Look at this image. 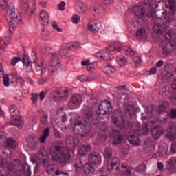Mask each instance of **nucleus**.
<instances>
[{
    "label": "nucleus",
    "instance_id": "6e6d98bb",
    "mask_svg": "<svg viewBox=\"0 0 176 176\" xmlns=\"http://www.w3.org/2000/svg\"><path fill=\"white\" fill-rule=\"evenodd\" d=\"M126 112H128L129 115H131V113L134 111V106L132 104H127L126 107Z\"/></svg>",
    "mask_w": 176,
    "mask_h": 176
},
{
    "label": "nucleus",
    "instance_id": "1a4fd4ad",
    "mask_svg": "<svg viewBox=\"0 0 176 176\" xmlns=\"http://www.w3.org/2000/svg\"><path fill=\"white\" fill-rule=\"evenodd\" d=\"M133 13L136 16V17H138V19H143L145 20L146 17H148L151 19L152 16H153V13L149 14L148 13L145 12V8L142 6H135L133 8Z\"/></svg>",
    "mask_w": 176,
    "mask_h": 176
},
{
    "label": "nucleus",
    "instance_id": "c9c22d12",
    "mask_svg": "<svg viewBox=\"0 0 176 176\" xmlns=\"http://www.w3.org/2000/svg\"><path fill=\"white\" fill-rule=\"evenodd\" d=\"M91 149L90 146L82 145L78 148V153L80 155H86L87 152H89Z\"/></svg>",
    "mask_w": 176,
    "mask_h": 176
},
{
    "label": "nucleus",
    "instance_id": "9b49d317",
    "mask_svg": "<svg viewBox=\"0 0 176 176\" xmlns=\"http://www.w3.org/2000/svg\"><path fill=\"white\" fill-rule=\"evenodd\" d=\"M88 162L94 166L100 164L101 163V155L98 152L92 151L89 154Z\"/></svg>",
    "mask_w": 176,
    "mask_h": 176
},
{
    "label": "nucleus",
    "instance_id": "603ef678",
    "mask_svg": "<svg viewBox=\"0 0 176 176\" xmlns=\"http://www.w3.org/2000/svg\"><path fill=\"white\" fill-rule=\"evenodd\" d=\"M125 54H130L131 56H134V54H135V51L133 50V49L131 48H127L125 47L124 49Z\"/></svg>",
    "mask_w": 176,
    "mask_h": 176
},
{
    "label": "nucleus",
    "instance_id": "4d7b16f0",
    "mask_svg": "<svg viewBox=\"0 0 176 176\" xmlns=\"http://www.w3.org/2000/svg\"><path fill=\"white\" fill-rule=\"evenodd\" d=\"M21 57H19V56L15 57V58H12L11 60V65L13 67H14V65H16V64L18 63L19 61H21Z\"/></svg>",
    "mask_w": 176,
    "mask_h": 176
},
{
    "label": "nucleus",
    "instance_id": "0e129e2a",
    "mask_svg": "<svg viewBox=\"0 0 176 176\" xmlns=\"http://www.w3.org/2000/svg\"><path fill=\"white\" fill-rule=\"evenodd\" d=\"M170 153L172 155H174V153H176V141L173 142L171 144L170 147Z\"/></svg>",
    "mask_w": 176,
    "mask_h": 176
},
{
    "label": "nucleus",
    "instance_id": "e433bc0d",
    "mask_svg": "<svg viewBox=\"0 0 176 176\" xmlns=\"http://www.w3.org/2000/svg\"><path fill=\"white\" fill-rule=\"evenodd\" d=\"M144 21H145V19H135L133 22V25L135 27V28H138V27H140V25L144 24Z\"/></svg>",
    "mask_w": 176,
    "mask_h": 176
},
{
    "label": "nucleus",
    "instance_id": "79ce46f5",
    "mask_svg": "<svg viewBox=\"0 0 176 176\" xmlns=\"http://www.w3.org/2000/svg\"><path fill=\"white\" fill-rule=\"evenodd\" d=\"M56 170V164H51L47 166L46 172L47 174H53Z\"/></svg>",
    "mask_w": 176,
    "mask_h": 176
},
{
    "label": "nucleus",
    "instance_id": "de8ad7c7",
    "mask_svg": "<svg viewBox=\"0 0 176 176\" xmlns=\"http://www.w3.org/2000/svg\"><path fill=\"white\" fill-rule=\"evenodd\" d=\"M3 82L4 86H6V87L9 86V85H10L9 83L10 82L11 84L14 83V81L10 80V78H9V76H8L3 77Z\"/></svg>",
    "mask_w": 176,
    "mask_h": 176
},
{
    "label": "nucleus",
    "instance_id": "58836bf2",
    "mask_svg": "<svg viewBox=\"0 0 176 176\" xmlns=\"http://www.w3.org/2000/svg\"><path fill=\"white\" fill-rule=\"evenodd\" d=\"M122 168H126L125 170L123 171L122 176H131L133 173V170L131 168L127 166H124L122 165Z\"/></svg>",
    "mask_w": 176,
    "mask_h": 176
},
{
    "label": "nucleus",
    "instance_id": "09e8293b",
    "mask_svg": "<svg viewBox=\"0 0 176 176\" xmlns=\"http://www.w3.org/2000/svg\"><path fill=\"white\" fill-rule=\"evenodd\" d=\"M104 72L107 75H112V74L115 72V69L110 65H108L107 67H105Z\"/></svg>",
    "mask_w": 176,
    "mask_h": 176
},
{
    "label": "nucleus",
    "instance_id": "a19ab883",
    "mask_svg": "<svg viewBox=\"0 0 176 176\" xmlns=\"http://www.w3.org/2000/svg\"><path fill=\"white\" fill-rule=\"evenodd\" d=\"M146 31L144 28L139 29L136 32L138 39H142L145 36Z\"/></svg>",
    "mask_w": 176,
    "mask_h": 176
},
{
    "label": "nucleus",
    "instance_id": "bb28decb",
    "mask_svg": "<svg viewBox=\"0 0 176 176\" xmlns=\"http://www.w3.org/2000/svg\"><path fill=\"white\" fill-rule=\"evenodd\" d=\"M149 129H148V127L144 126L143 129L141 130V128H140V126H136V129H133V133L136 135H144L146 134V132L148 131Z\"/></svg>",
    "mask_w": 176,
    "mask_h": 176
},
{
    "label": "nucleus",
    "instance_id": "20e7f679",
    "mask_svg": "<svg viewBox=\"0 0 176 176\" xmlns=\"http://www.w3.org/2000/svg\"><path fill=\"white\" fill-rule=\"evenodd\" d=\"M74 126L73 131L76 134H80V131L78 129V126L80 127L85 134H90L91 133V123L85 120L83 118L76 119Z\"/></svg>",
    "mask_w": 176,
    "mask_h": 176
},
{
    "label": "nucleus",
    "instance_id": "ddd939ff",
    "mask_svg": "<svg viewBox=\"0 0 176 176\" xmlns=\"http://www.w3.org/2000/svg\"><path fill=\"white\" fill-rule=\"evenodd\" d=\"M38 157L42 160L43 167H46V166L49 164V155H47V152L46 151L45 148H42L40 149Z\"/></svg>",
    "mask_w": 176,
    "mask_h": 176
},
{
    "label": "nucleus",
    "instance_id": "9d476101",
    "mask_svg": "<svg viewBox=\"0 0 176 176\" xmlns=\"http://www.w3.org/2000/svg\"><path fill=\"white\" fill-rule=\"evenodd\" d=\"M33 64L36 67V74L38 76H43L45 72H46V69L43 67V60L36 59L33 61Z\"/></svg>",
    "mask_w": 176,
    "mask_h": 176
},
{
    "label": "nucleus",
    "instance_id": "4468645a",
    "mask_svg": "<svg viewBox=\"0 0 176 176\" xmlns=\"http://www.w3.org/2000/svg\"><path fill=\"white\" fill-rule=\"evenodd\" d=\"M113 141L112 142L113 145H119L123 141V135L120 134V131L113 130Z\"/></svg>",
    "mask_w": 176,
    "mask_h": 176
},
{
    "label": "nucleus",
    "instance_id": "473e14b6",
    "mask_svg": "<svg viewBox=\"0 0 176 176\" xmlns=\"http://www.w3.org/2000/svg\"><path fill=\"white\" fill-rule=\"evenodd\" d=\"M6 146L9 148V149H14L16 146H17V142L14 140L13 139H7L6 140Z\"/></svg>",
    "mask_w": 176,
    "mask_h": 176
},
{
    "label": "nucleus",
    "instance_id": "423d86ee",
    "mask_svg": "<svg viewBox=\"0 0 176 176\" xmlns=\"http://www.w3.org/2000/svg\"><path fill=\"white\" fill-rule=\"evenodd\" d=\"M7 21L12 24H16V25L23 24L21 15L18 12H16V8L13 6H10L7 10Z\"/></svg>",
    "mask_w": 176,
    "mask_h": 176
},
{
    "label": "nucleus",
    "instance_id": "aec40b11",
    "mask_svg": "<svg viewBox=\"0 0 176 176\" xmlns=\"http://www.w3.org/2000/svg\"><path fill=\"white\" fill-rule=\"evenodd\" d=\"M27 144L30 149H36L38 148V140L34 137H29L27 139Z\"/></svg>",
    "mask_w": 176,
    "mask_h": 176
},
{
    "label": "nucleus",
    "instance_id": "774afa93",
    "mask_svg": "<svg viewBox=\"0 0 176 176\" xmlns=\"http://www.w3.org/2000/svg\"><path fill=\"white\" fill-rule=\"evenodd\" d=\"M170 119H175L176 118V109H172L170 114Z\"/></svg>",
    "mask_w": 176,
    "mask_h": 176
},
{
    "label": "nucleus",
    "instance_id": "052dcab7",
    "mask_svg": "<svg viewBox=\"0 0 176 176\" xmlns=\"http://www.w3.org/2000/svg\"><path fill=\"white\" fill-rule=\"evenodd\" d=\"M104 52L103 51H99L98 52L95 56L97 58H100V60H104Z\"/></svg>",
    "mask_w": 176,
    "mask_h": 176
},
{
    "label": "nucleus",
    "instance_id": "f257e3e1",
    "mask_svg": "<svg viewBox=\"0 0 176 176\" xmlns=\"http://www.w3.org/2000/svg\"><path fill=\"white\" fill-rule=\"evenodd\" d=\"M51 160L59 163L61 166H67L72 158L71 151L60 142H55L50 150Z\"/></svg>",
    "mask_w": 176,
    "mask_h": 176
},
{
    "label": "nucleus",
    "instance_id": "f3484780",
    "mask_svg": "<svg viewBox=\"0 0 176 176\" xmlns=\"http://www.w3.org/2000/svg\"><path fill=\"white\" fill-rule=\"evenodd\" d=\"M167 135L166 137L169 140H175L176 139V125L175 124H172L169 126L167 129Z\"/></svg>",
    "mask_w": 176,
    "mask_h": 176
},
{
    "label": "nucleus",
    "instance_id": "a18cd8bd",
    "mask_svg": "<svg viewBox=\"0 0 176 176\" xmlns=\"http://www.w3.org/2000/svg\"><path fill=\"white\" fill-rule=\"evenodd\" d=\"M117 62L120 67H124L126 65V58L124 56L118 57Z\"/></svg>",
    "mask_w": 176,
    "mask_h": 176
},
{
    "label": "nucleus",
    "instance_id": "37998d69",
    "mask_svg": "<svg viewBox=\"0 0 176 176\" xmlns=\"http://www.w3.org/2000/svg\"><path fill=\"white\" fill-rule=\"evenodd\" d=\"M78 80L80 82H92V80H94L93 78H89L87 76L82 75L80 77H78Z\"/></svg>",
    "mask_w": 176,
    "mask_h": 176
},
{
    "label": "nucleus",
    "instance_id": "338daca9",
    "mask_svg": "<svg viewBox=\"0 0 176 176\" xmlns=\"http://www.w3.org/2000/svg\"><path fill=\"white\" fill-rule=\"evenodd\" d=\"M1 155L4 159H10V154H8V152H6V150H3L1 151Z\"/></svg>",
    "mask_w": 176,
    "mask_h": 176
},
{
    "label": "nucleus",
    "instance_id": "2f4dec72",
    "mask_svg": "<svg viewBox=\"0 0 176 176\" xmlns=\"http://www.w3.org/2000/svg\"><path fill=\"white\" fill-rule=\"evenodd\" d=\"M66 144L69 148H75V146H76V144H75V138L67 136L66 138Z\"/></svg>",
    "mask_w": 176,
    "mask_h": 176
},
{
    "label": "nucleus",
    "instance_id": "c756f323",
    "mask_svg": "<svg viewBox=\"0 0 176 176\" xmlns=\"http://www.w3.org/2000/svg\"><path fill=\"white\" fill-rule=\"evenodd\" d=\"M167 152H168V146H160L158 151L160 157H164L165 156H167Z\"/></svg>",
    "mask_w": 176,
    "mask_h": 176
},
{
    "label": "nucleus",
    "instance_id": "c85d7f7f",
    "mask_svg": "<svg viewBox=\"0 0 176 176\" xmlns=\"http://www.w3.org/2000/svg\"><path fill=\"white\" fill-rule=\"evenodd\" d=\"M23 64L25 65L28 72L32 71V65L31 61L30 60V58L27 56H24L22 59Z\"/></svg>",
    "mask_w": 176,
    "mask_h": 176
},
{
    "label": "nucleus",
    "instance_id": "bf43d9fd",
    "mask_svg": "<svg viewBox=\"0 0 176 176\" xmlns=\"http://www.w3.org/2000/svg\"><path fill=\"white\" fill-rule=\"evenodd\" d=\"M38 98H39L38 94H32L31 100L33 101V104H36L38 102Z\"/></svg>",
    "mask_w": 176,
    "mask_h": 176
},
{
    "label": "nucleus",
    "instance_id": "39448f33",
    "mask_svg": "<svg viewBox=\"0 0 176 176\" xmlns=\"http://www.w3.org/2000/svg\"><path fill=\"white\" fill-rule=\"evenodd\" d=\"M112 122L118 129H123L124 130L131 129L130 122L124 120V118H123L122 113L119 111V110H116L114 111L112 116Z\"/></svg>",
    "mask_w": 176,
    "mask_h": 176
},
{
    "label": "nucleus",
    "instance_id": "c03bdc74",
    "mask_svg": "<svg viewBox=\"0 0 176 176\" xmlns=\"http://www.w3.org/2000/svg\"><path fill=\"white\" fill-rule=\"evenodd\" d=\"M103 60L104 61H111V60H113V54H112L109 52H105L104 54Z\"/></svg>",
    "mask_w": 176,
    "mask_h": 176
},
{
    "label": "nucleus",
    "instance_id": "13d9d810",
    "mask_svg": "<svg viewBox=\"0 0 176 176\" xmlns=\"http://www.w3.org/2000/svg\"><path fill=\"white\" fill-rule=\"evenodd\" d=\"M8 1L9 0H0V8L2 9H6L8 6Z\"/></svg>",
    "mask_w": 176,
    "mask_h": 176
},
{
    "label": "nucleus",
    "instance_id": "4c0bfd02",
    "mask_svg": "<svg viewBox=\"0 0 176 176\" xmlns=\"http://www.w3.org/2000/svg\"><path fill=\"white\" fill-rule=\"evenodd\" d=\"M166 41H171L175 36V32L174 30H168L164 35Z\"/></svg>",
    "mask_w": 176,
    "mask_h": 176
},
{
    "label": "nucleus",
    "instance_id": "2eb2a0df",
    "mask_svg": "<svg viewBox=\"0 0 176 176\" xmlns=\"http://www.w3.org/2000/svg\"><path fill=\"white\" fill-rule=\"evenodd\" d=\"M152 13L153 16H151V17H155V19L160 20H166V11H164L163 10H156L155 11H153L151 10L148 14H152Z\"/></svg>",
    "mask_w": 176,
    "mask_h": 176
},
{
    "label": "nucleus",
    "instance_id": "f704fd0d",
    "mask_svg": "<svg viewBox=\"0 0 176 176\" xmlns=\"http://www.w3.org/2000/svg\"><path fill=\"white\" fill-rule=\"evenodd\" d=\"M83 171L85 174H89V173H94V168L91 164L87 163L83 166Z\"/></svg>",
    "mask_w": 176,
    "mask_h": 176
},
{
    "label": "nucleus",
    "instance_id": "412c9836",
    "mask_svg": "<svg viewBox=\"0 0 176 176\" xmlns=\"http://www.w3.org/2000/svg\"><path fill=\"white\" fill-rule=\"evenodd\" d=\"M50 136V128H45L43 131V135L39 138L41 144H45L47 138Z\"/></svg>",
    "mask_w": 176,
    "mask_h": 176
},
{
    "label": "nucleus",
    "instance_id": "b1692460",
    "mask_svg": "<svg viewBox=\"0 0 176 176\" xmlns=\"http://www.w3.org/2000/svg\"><path fill=\"white\" fill-rule=\"evenodd\" d=\"M40 18L42 21L43 25H47L49 24V14L46 11H41L40 12Z\"/></svg>",
    "mask_w": 176,
    "mask_h": 176
},
{
    "label": "nucleus",
    "instance_id": "f8f14e48",
    "mask_svg": "<svg viewBox=\"0 0 176 176\" xmlns=\"http://www.w3.org/2000/svg\"><path fill=\"white\" fill-rule=\"evenodd\" d=\"M119 164H120V161L116 157L109 159L107 161V170L111 172L113 170V168L116 167V170L119 171Z\"/></svg>",
    "mask_w": 176,
    "mask_h": 176
},
{
    "label": "nucleus",
    "instance_id": "a211bd4d",
    "mask_svg": "<svg viewBox=\"0 0 176 176\" xmlns=\"http://www.w3.org/2000/svg\"><path fill=\"white\" fill-rule=\"evenodd\" d=\"M67 93H68V90L64 91H54L52 92V98L55 100H58L60 98H67Z\"/></svg>",
    "mask_w": 176,
    "mask_h": 176
},
{
    "label": "nucleus",
    "instance_id": "864d4df0",
    "mask_svg": "<svg viewBox=\"0 0 176 176\" xmlns=\"http://www.w3.org/2000/svg\"><path fill=\"white\" fill-rule=\"evenodd\" d=\"M72 20L74 24H78L80 21V16L78 14L73 15Z\"/></svg>",
    "mask_w": 176,
    "mask_h": 176
},
{
    "label": "nucleus",
    "instance_id": "a878e982",
    "mask_svg": "<svg viewBox=\"0 0 176 176\" xmlns=\"http://www.w3.org/2000/svg\"><path fill=\"white\" fill-rule=\"evenodd\" d=\"M169 104L167 102H162L157 109L159 113H166L167 112V108H168Z\"/></svg>",
    "mask_w": 176,
    "mask_h": 176
},
{
    "label": "nucleus",
    "instance_id": "7ed1b4c3",
    "mask_svg": "<svg viewBox=\"0 0 176 176\" xmlns=\"http://www.w3.org/2000/svg\"><path fill=\"white\" fill-rule=\"evenodd\" d=\"M46 54L52 56L49 63L48 69L50 71V74L54 75V74H57L59 71L61 70V63L60 58L57 56V54L54 50L52 48H47L46 50Z\"/></svg>",
    "mask_w": 176,
    "mask_h": 176
},
{
    "label": "nucleus",
    "instance_id": "5fc2aeb1",
    "mask_svg": "<svg viewBox=\"0 0 176 176\" xmlns=\"http://www.w3.org/2000/svg\"><path fill=\"white\" fill-rule=\"evenodd\" d=\"M52 26L53 27V28L54 30H56V31H58V32H61L63 31V29L60 28V27H58V25L57 24V22L56 21H54L52 23Z\"/></svg>",
    "mask_w": 176,
    "mask_h": 176
},
{
    "label": "nucleus",
    "instance_id": "49530a36",
    "mask_svg": "<svg viewBox=\"0 0 176 176\" xmlns=\"http://www.w3.org/2000/svg\"><path fill=\"white\" fill-rule=\"evenodd\" d=\"M153 28L154 32H155L156 34H163V30L160 28V24H155Z\"/></svg>",
    "mask_w": 176,
    "mask_h": 176
},
{
    "label": "nucleus",
    "instance_id": "5701e85b",
    "mask_svg": "<svg viewBox=\"0 0 176 176\" xmlns=\"http://www.w3.org/2000/svg\"><path fill=\"white\" fill-rule=\"evenodd\" d=\"M162 129L160 126H156L153 128L151 131L152 137H153L155 140H159L162 135Z\"/></svg>",
    "mask_w": 176,
    "mask_h": 176
},
{
    "label": "nucleus",
    "instance_id": "7c9ffc66",
    "mask_svg": "<svg viewBox=\"0 0 176 176\" xmlns=\"http://www.w3.org/2000/svg\"><path fill=\"white\" fill-rule=\"evenodd\" d=\"M10 113L12 118H16V116H19L20 115L19 109H17V107L16 105L10 106Z\"/></svg>",
    "mask_w": 176,
    "mask_h": 176
},
{
    "label": "nucleus",
    "instance_id": "6e6552de",
    "mask_svg": "<svg viewBox=\"0 0 176 176\" xmlns=\"http://www.w3.org/2000/svg\"><path fill=\"white\" fill-rule=\"evenodd\" d=\"M94 105H96V99L92 98L85 104L82 109L83 115L88 120L93 119V109H94Z\"/></svg>",
    "mask_w": 176,
    "mask_h": 176
},
{
    "label": "nucleus",
    "instance_id": "393cba45",
    "mask_svg": "<svg viewBox=\"0 0 176 176\" xmlns=\"http://www.w3.org/2000/svg\"><path fill=\"white\" fill-rule=\"evenodd\" d=\"M71 102L74 105H80L82 104V96L80 94H74L71 98Z\"/></svg>",
    "mask_w": 176,
    "mask_h": 176
},
{
    "label": "nucleus",
    "instance_id": "680f3d73",
    "mask_svg": "<svg viewBox=\"0 0 176 176\" xmlns=\"http://www.w3.org/2000/svg\"><path fill=\"white\" fill-rule=\"evenodd\" d=\"M60 56L64 58H67L69 57V54H68V52L66 50H60Z\"/></svg>",
    "mask_w": 176,
    "mask_h": 176
},
{
    "label": "nucleus",
    "instance_id": "f03ea898",
    "mask_svg": "<svg viewBox=\"0 0 176 176\" xmlns=\"http://www.w3.org/2000/svg\"><path fill=\"white\" fill-rule=\"evenodd\" d=\"M8 166V173L10 175L19 176L23 174L25 176H31V168L30 166L21 164L18 160L8 164L6 160L0 159V167L5 168Z\"/></svg>",
    "mask_w": 176,
    "mask_h": 176
},
{
    "label": "nucleus",
    "instance_id": "3c124183",
    "mask_svg": "<svg viewBox=\"0 0 176 176\" xmlns=\"http://www.w3.org/2000/svg\"><path fill=\"white\" fill-rule=\"evenodd\" d=\"M41 124H44V126H47V124L49 123L47 116L43 115L41 118Z\"/></svg>",
    "mask_w": 176,
    "mask_h": 176
},
{
    "label": "nucleus",
    "instance_id": "ea45409f",
    "mask_svg": "<svg viewBox=\"0 0 176 176\" xmlns=\"http://www.w3.org/2000/svg\"><path fill=\"white\" fill-rule=\"evenodd\" d=\"M91 9L96 14H98L101 12V4L95 3Z\"/></svg>",
    "mask_w": 176,
    "mask_h": 176
},
{
    "label": "nucleus",
    "instance_id": "cd10ccee",
    "mask_svg": "<svg viewBox=\"0 0 176 176\" xmlns=\"http://www.w3.org/2000/svg\"><path fill=\"white\" fill-rule=\"evenodd\" d=\"M171 49H173V45L171 44H164L162 45V54L164 56H168L171 54Z\"/></svg>",
    "mask_w": 176,
    "mask_h": 176
},
{
    "label": "nucleus",
    "instance_id": "0eeeda50",
    "mask_svg": "<svg viewBox=\"0 0 176 176\" xmlns=\"http://www.w3.org/2000/svg\"><path fill=\"white\" fill-rule=\"evenodd\" d=\"M111 112H112V104L111 102L108 100L102 101L98 106V109L96 110L98 119H104L102 116H104V115H108V113H111Z\"/></svg>",
    "mask_w": 176,
    "mask_h": 176
},
{
    "label": "nucleus",
    "instance_id": "dca6fc26",
    "mask_svg": "<svg viewBox=\"0 0 176 176\" xmlns=\"http://www.w3.org/2000/svg\"><path fill=\"white\" fill-rule=\"evenodd\" d=\"M87 28L89 31L93 32V34H97L102 30V25H101V22H96L94 25L89 23L87 25Z\"/></svg>",
    "mask_w": 176,
    "mask_h": 176
},
{
    "label": "nucleus",
    "instance_id": "8fccbe9b",
    "mask_svg": "<svg viewBox=\"0 0 176 176\" xmlns=\"http://www.w3.org/2000/svg\"><path fill=\"white\" fill-rule=\"evenodd\" d=\"M112 157V149L111 148H106L104 152V157L106 159H109Z\"/></svg>",
    "mask_w": 176,
    "mask_h": 176
},
{
    "label": "nucleus",
    "instance_id": "e2e57ef3",
    "mask_svg": "<svg viewBox=\"0 0 176 176\" xmlns=\"http://www.w3.org/2000/svg\"><path fill=\"white\" fill-rule=\"evenodd\" d=\"M120 100H123L124 102H127L129 101V96L126 94H122V96L118 99V102H122Z\"/></svg>",
    "mask_w": 176,
    "mask_h": 176
},
{
    "label": "nucleus",
    "instance_id": "6ab92c4d",
    "mask_svg": "<svg viewBox=\"0 0 176 176\" xmlns=\"http://www.w3.org/2000/svg\"><path fill=\"white\" fill-rule=\"evenodd\" d=\"M166 168L168 171L174 172L176 169V157H172L168 161L166 162Z\"/></svg>",
    "mask_w": 176,
    "mask_h": 176
},
{
    "label": "nucleus",
    "instance_id": "4be33fe9",
    "mask_svg": "<svg viewBox=\"0 0 176 176\" xmlns=\"http://www.w3.org/2000/svg\"><path fill=\"white\" fill-rule=\"evenodd\" d=\"M135 135H137L135 133V135L128 136V141L131 144V145H134V146H138V145H140L141 141L140 140V138Z\"/></svg>",
    "mask_w": 176,
    "mask_h": 176
},
{
    "label": "nucleus",
    "instance_id": "72a5a7b5",
    "mask_svg": "<svg viewBox=\"0 0 176 176\" xmlns=\"http://www.w3.org/2000/svg\"><path fill=\"white\" fill-rule=\"evenodd\" d=\"M21 6L22 13H27V14H28V10H30V6H28V0H21Z\"/></svg>",
    "mask_w": 176,
    "mask_h": 176
},
{
    "label": "nucleus",
    "instance_id": "69168bd1",
    "mask_svg": "<svg viewBox=\"0 0 176 176\" xmlns=\"http://www.w3.org/2000/svg\"><path fill=\"white\" fill-rule=\"evenodd\" d=\"M40 76L38 78V85H43V83H45V82H47V78H42V76Z\"/></svg>",
    "mask_w": 176,
    "mask_h": 176
}]
</instances>
